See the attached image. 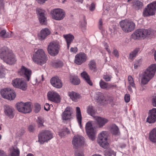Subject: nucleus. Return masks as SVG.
<instances>
[{"label":"nucleus","instance_id":"nucleus-55","mask_svg":"<svg viewBox=\"0 0 156 156\" xmlns=\"http://www.w3.org/2000/svg\"><path fill=\"white\" fill-rule=\"evenodd\" d=\"M103 22L101 19L99 20L98 23V28L100 30H103Z\"/></svg>","mask_w":156,"mask_h":156},{"label":"nucleus","instance_id":"nucleus-49","mask_svg":"<svg viewBox=\"0 0 156 156\" xmlns=\"http://www.w3.org/2000/svg\"><path fill=\"white\" fill-rule=\"evenodd\" d=\"M40 105L37 103L35 105V111L36 113H38L41 109Z\"/></svg>","mask_w":156,"mask_h":156},{"label":"nucleus","instance_id":"nucleus-52","mask_svg":"<svg viewBox=\"0 0 156 156\" xmlns=\"http://www.w3.org/2000/svg\"><path fill=\"white\" fill-rule=\"evenodd\" d=\"M124 99L126 102H129L130 100V96L129 94H126L125 95Z\"/></svg>","mask_w":156,"mask_h":156},{"label":"nucleus","instance_id":"nucleus-36","mask_svg":"<svg viewBox=\"0 0 156 156\" xmlns=\"http://www.w3.org/2000/svg\"><path fill=\"white\" fill-rule=\"evenodd\" d=\"M88 66L90 69L94 72H96L97 71L96 64L94 60H91L89 62Z\"/></svg>","mask_w":156,"mask_h":156},{"label":"nucleus","instance_id":"nucleus-60","mask_svg":"<svg viewBox=\"0 0 156 156\" xmlns=\"http://www.w3.org/2000/svg\"><path fill=\"white\" fill-rule=\"evenodd\" d=\"M29 130L30 132H33L34 130V127L32 125H30L28 127Z\"/></svg>","mask_w":156,"mask_h":156},{"label":"nucleus","instance_id":"nucleus-48","mask_svg":"<svg viewBox=\"0 0 156 156\" xmlns=\"http://www.w3.org/2000/svg\"><path fill=\"white\" fill-rule=\"evenodd\" d=\"M5 75L4 69L2 66H0V78H2L4 77Z\"/></svg>","mask_w":156,"mask_h":156},{"label":"nucleus","instance_id":"nucleus-46","mask_svg":"<svg viewBox=\"0 0 156 156\" xmlns=\"http://www.w3.org/2000/svg\"><path fill=\"white\" fill-rule=\"evenodd\" d=\"M105 155L106 156H112V155L115 156L116 154L113 150L111 149H108L105 151Z\"/></svg>","mask_w":156,"mask_h":156},{"label":"nucleus","instance_id":"nucleus-54","mask_svg":"<svg viewBox=\"0 0 156 156\" xmlns=\"http://www.w3.org/2000/svg\"><path fill=\"white\" fill-rule=\"evenodd\" d=\"M44 80L43 75H42L41 77L37 78L36 79V80L37 82L38 83H39L42 82Z\"/></svg>","mask_w":156,"mask_h":156},{"label":"nucleus","instance_id":"nucleus-1","mask_svg":"<svg viewBox=\"0 0 156 156\" xmlns=\"http://www.w3.org/2000/svg\"><path fill=\"white\" fill-rule=\"evenodd\" d=\"M0 57L6 63L11 65L15 64L16 60L12 51L7 47L0 49Z\"/></svg>","mask_w":156,"mask_h":156},{"label":"nucleus","instance_id":"nucleus-10","mask_svg":"<svg viewBox=\"0 0 156 156\" xmlns=\"http://www.w3.org/2000/svg\"><path fill=\"white\" fill-rule=\"evenodd\" d=\"M1 94L3 98L9 100H13L16 96L15 92L10 88L2 89L1 90Z\"/></svg>","mask_w":156,"mask_h":156},{"label":"nucleus","instance_id":"nucleus-41","mask_svg":"<svg viewBox=\"0 0 156 156\" xmlns=\"http://www.w3.org/2000/svg\"><path fill=\"white\" fill-rule=\"evenodd\" d=\"M25 103L21 102H20L17 103L16 105V107L19 112H23V108L24 106Z\"/></svg>","mask_w":156,"mask_h":156},{"label":"nucleus","instance_id":"nucleus-39","mask_svg":"<svg viewBox=\"0 0 156 156\" xmlns=\"http://www.w3.org/2000/svg\"><path fill=\"white\" fill-rule=\"evenodd\" d=\"M12 35L11 34L6 32L5 30H2L0 32V37L2 38H6L11 37Z\"/></svg>","mask_w":156,"mask_h":156},{"label":"nucleus","instance_id":"nucleus-57","mask_svg":"<svg viewBox=\"0 0 156 156\" xmlns=\"http://www.w3.org/2000/svg\"><path fill=\"white\" fill-rule=\"evenodd\" d=\"M78 49L76 47H72L71 48L70 51L71 52L76 53Z\"/></svg>","mask_w":156,"mask_h":156},{"label":"nucleus","instance_id":"nucleus-2","mask_svg":"<svg viewBox=\"0 0 156 156\" xmlns=\"http://www.w3.org/2000/svg\"><path fill=\"white\" fill-rule=\"evenodd\" d=\"M156 72V65L151 64L144 71L142 75L141 83L142 84H146L154 76Z\"/></svg>","mask_w":156,"mask_h":156},{"label":"nucleus","instance_id":"nucleus-16","mask_svg":"<svg viewBox=\"0 0 156 156\" xmlns=\"http://www.w3.org/2000/svg\"><path fill=\"white\" fill-rule=\"evenodd\" d=\"M48 100L55 103H59L60 101V96L56 92L54 91L48 92L47 94Z\"/></svg>","mask_w":156,"mask_h":156},{"label":"nucleus","instance_id":"nucleus-42","mask_svg":"<svg viewBox=\"0 0 156 156\" xmlns=\"http://www.w3.org/2000/svg\"><path fill=\"white\" fill-rule=\"evenodd\" d=\"M100 87L103 89H108V83L101 80L99 83Z\"/></svg>","mask_w":156,"mask_h":156},{"label":"nucleus","instance_id":"nucleus-6","mask_svg":"<svg viewBox=\"0 0 156 156\" xmlns=\"http://www.w3.org/2000/svg\"><path fill=\"white\" fill-rule=\"evenodd\" d=\"M53 137V134L51 131L44 130L41 131L38 135V142L41 144L47 142Z\"/></svg>","mask_w":156,"mask_h":156},{"label":"nucleus","instance_id":"nucleus-12","mask_svg":"<svg viewBox=\"0 0 156 156\" xmlns=\"http://www.w3.org/2000/svg\"><path fill=\"white\" fill-rule=\"evenodd\" d=\"M13 86L23 90H26L27 88V84L22 79L16 78L12 81V83Z\"/></svg>","mask_w":156,"mask_h":156},{"label":"nucleus","instance_id":"nucleus-30","mask_svg":"<svg viewBox=\"0 0 156 156\" xmlns=\"http://www.w3.org/2000/svg\"><path fill=\"white\" fill-rule=\"evenodd\" d=\"M63 37L66 42L67 48L69 49L70 44L74 39V37L73 35L70 34L64 35H63Z\"/></svg>","mask_w":156,"mask_h":156},{"label":"nucleus","instance_id":"nucleus-13","mask_svg":"<svg viewBox=\"0 0 156 156\" xmlns=\"http://www.w3.org/2000/svg\"><path fill=\"white\" fill-rule=\"evenodd\" d=\"M72 144L75 148H77L84 144V138L82 136L75 135L73 139Z\"/></svg>","mask_w":156,"mask_h":156},{"label":"nucleus","instance_id":"nucleus-64","mask_svg":"<svg viewBox=\"0 0 156 156\" xmlns=\"http://www.w3.org/2000/svg\"><path fill=\"white\" fill-rule=\"evenodd\" d=\"M153 105L156 107V97L154 98L152 101Z\"/></svg>","mask_w":156,"mask_h":156},{"label":"nucleus","instance_id":"nucleus-17","mask_svg":"<svg viewBox=\"0 0 156 156\" xmlns=\"http://www.w3.org/2000/svg\"><path fill=\"white\" fill-rule=\"evenodd\" d=\"M87 59L86 55L83 52H81L76 55L74 62L76 64L80 65L85 62Z\"/></svg>","mask_w":156,"mask_h":156},{"label":"nucleus","instance_id":"nucleus-28","mask_svg":"<svg viewBox=\"0 0 156 156\" xmlns=\"http://www.w3.org/2000/svg\"><path fill=\"white\" fill-rule=\"evenodd\" d=\"M149 139L151 142L156 143V127L153 129L149 132Z\"/></svg>","mask_w":156,"mask_h":156},{"label":"nucleus","instance_id":"nucleus-58","mask_svg":"<svg viewBox=\"0 0 156 156\" xmlns=\"http://www.w3.org/2000/svg\"><path fill=\"white\" fill-rule=\"evenodd\" d=\"M50 105L48 103H46L44 106V109L46 111H48L50 109Z\"/></svg>","mask_w":156,"mask_h":156},{"label":"nucleus","instance_id":"nucleus-61","mask_svg":"<svg viewBox=\"0 0 156 156\" xmlns=\"http://www.w3.org/2000/svg\"><path fill=\"white\" fill-rule=\"evenodd\" d=\"M75 156H84L82 152H76L75 154Z\"/></svg>","mask_w":156,"mask_h":156},{"label":"nucleus","instance_id":"nucleus-33","mask_svg":"<svg viewBox=\"0 0 156 156\" xmlns=\"http://www.w3.org/2000/svg\"><path fill=\"white\" fill-rule=\"evenodd\" d=\"M111 133L115 136H118L120 134L119 129L115 124H112L110 127Z\"/></svg>","mask_w":156,"mask_h":156},{"label":"nucleus","instance_id":"nucleus-40","mask_svg":"<svg viewBox=\"0 0 156 156\" xmlns=\"http://www.w3.org/2000/svg\"><path fill=\"white\" fill-rule=\"evenodd\" d=\"M134 7L136 10H139L142 8L143 6V3L139 1H135L133 3Z\"/></svg>","mask_w":156,"mask_h":156},{"label":"nucleus","instance_id":"nucleus-37","mask_svg":"<svg viewBox=\"0 0 156 156\" xmlns=\"http://www.w3.org/2000/svg\"><path fill=\"white\" fill-rule=\"evenodd\" d=\"M87 112L88 115L94 117L96 112L94 107L92 105H89L87 107Z\"/></svg>","mask_w":156,"mask_h":156},{"label":"nucleus","instance_id":"nucleus-5","mask_svg":"<svg viewBox=\"0 0 156 156\" xmlns=\"http://www.w3.org/2000/svg\"><path fill=\"white\" fill-rule=\"evenodd\" d=\"M108 133L106 131L101 132L98 136V143L104 149H106L108 147L109 144L108 142Z\"/></svg>","mask_w":156,"mask_h":156},{"label":"nucleus","instance_id":"nucleus-38","mask_svg":"<svg viewBox=\"0 0 156 156\" xmlns=\"http://www.w3.org/2000/svg\"><path fill=\"white\" fill-rule=\"evenodd\" d=\"M70 82L73 84L77 85L80 83V80L77 76H71L70 78Z\"/></svg>","mask_w":156,"mask_h":156},{"label":"nucleus","instance_id":"nucleus-11","mask_svg":"<svg viewBox=\"0 0 156 156\" xmlns=\"http://www.w3.org/2000/svg\"><path fill=\"white\" fill-rule=\"evenodd\" d=\"M93 122L89 121L86 123L85 129L87 135L89 138L93 140L95 139V132L92 126Z\"/></svg>","mask_w":156,"mask_h":156},{"label":"nucleus","instance_id":"nucleus-27","mask_svg":"<svg viewBox=\"0 0 156 156\" xmlns=\"http://www.w3.org/2000/svg\"><path fill=\"white\" fill-rule=\"evenodd\" d=\"M68 95L73 101H77L78 99L80 98L81 96L78 93L74 91H71L68 92Z\"/></svg>","mask_w":156,"mask_h":156},{"label":"nucleus","instance_id":"nucleus-43","mask_svg":"<svg viewBox=\"0 0 156 156\" xmlns=\"http://www.w3.org/2000/svg\"><path fill=\"white\" fill-rule=\"evenodd\" d=\"M52 65L55 67L58 68L62 67L63 65V64L61 61H55L52 62Z\"/></svg>","mask_w":156,"mask_h":156},{"label":"nucleus","instance_id":"nucleus-21","mask_svg":"<svg viewBox=\"0 0 156 156\" xmlns=\"http://www.w3.org/2000/svg\"><path fill=\"white\" fill-rule=\"evenodd\" d=\"M50 30L47 28L43 29L41 30L38 35L39 39L42 40L45 39L46 37L51 34Z\"/></svg>","mask_w":156,"mask_h":156},{"label":"nucleus","instance_id":"nucleus-34","mask_svg":"<svg viewBox=\"0 0 156 156\" xmlns=\"http://www.w3.org/2000/svg\"><path fill=\"white\" fill-rule=\"evenodd\" d=\"M23 107V111L22 113H29L32 110V106L31 103L29 102L25 103Z\"/></svg>","mask_w":156,"mask_h":156},{"label":"nucleus","instance_id":"nucleus-53","mask_svg":"<svg viewBox=\"0 0 156 156\" xmlns=\"http://www.w3.org/2000/svg\"><path fill=\"white\" fill-rule=\"evenodd\" d=\"M87 24V22L85 19H83V20L81 22L80 26L82 27H84Z\"/></svg>","mask_w":156,"mask_h":156},{"label":"nucleus","instance_id":"nucleus-14","mask_svg":"<svg viewBox=\"0 0 156 156\" xmlns=\"http://www.w3.org/2000/svg\"><path fill=\"white\" fill-rule=\"evenodd\" d=\"M10 153L6 154L4 151L0 149V156H19L20 151L19 149L15 146L10 149Z\"/></svg>","mask_w":156,"mask_h":156},{"label":"nucleus","instance_id":"nucleus-63","mask_svg":"<svg viewBox=\"0 0 156 156\" xmlns=\"http://www.w3.org/2000/svg\"><path fill=\"white\" fill-rule=\"evenodd\" d=\"M116 87V85H112V84H108V89L110 88H113Z\"/></svg>","mask_w":156,"mask_h":156},{"label":"nucleus","instance_id":"nucleus-50","mask_svg":"<svg viewBox=\"0 0 156 156\" xmlns=\"http://www.w3.org/2000/svg\"><path fill=\"white\" fill-rule=\"evenodd\" d=\"M103 79L106 81L108 82L111 80L112 76L109 75H104L103 76Z\"/></svg>","mask_w":156,"mask_h":156},{"label":"nucleus","instance_id":"nucleus-3","mask_svg":"<svg viewBox=\"0 0 156 156\" xmlns=\"http://www.w3.org/2000/svg\"><path fill=\"white\" fill-rule=\"evenodd\" d=\"M33 60L35 63L42 65L46 63L47 58L43 50L39 49L33 55Z\"/></svg>","mask_w":156,"mask_h":156},{"label":"nucleus","instance_id":"nucleus-45","mask_svg":"<svg viewBox=\"0 0 156 156\" xmlns=\"http://www.w3.org/2000/svg\"><path fill=\"white\" fill-rule=\"evenodd\" d=\"M144 32L145 37L147 36L151 37L154 34V32L150 30H146L144 29Z\"/></svg>","mask_w":156,"mask_h":156},{"label":"nucleus","instance_id":"nucleus-47","mask_svg":"<svg viewBox=\"0 0 156 156\" xmlns=\"http://www.w3.org/2000/svg\"><path fill=\"white\" fill-rule=\"evenodd\" d=\"M44 120L41 117H38L37 120V123L39 127L43 126Z\"/></svg>","mask_w":156,"mask_h":156},{"label":"nucleus","instance_id":"nucleus-31","mask_svg":"<svg viewBox=\"0 0 156 156\" xmlns=\"http://www.w3.org/2000/svg\"><path fill=\"white\" fill-rule=\"evenodd\" d=\"M128 80L129 85L128 86L127 88L128 90L132 93L133 92V90L131 88V87L133 88H135V84L133 79L131 76H129Z\"/></svg>","mask_w":156,"mask_h":156},{"label":"nucleus","instance_id":"nucleus-23","mask_svg":"<svg viewBox=\"0 0 156 156\" xmlns=\"http://www.w3.org/2000/svg\"><path fill=\"white\" fill-rule=\"evenodd\" d=\"M51 83L53 87L58 88H61L62 86L61 80L58 77L52 78L51 80Z\"/></svg>","mask_w":156,"mask_h":156},{"label":"nucleus","instance_id":"nucleus-9","mask_svg":"<svg viewBox=\"0 0 156 156\" xmlns=\"http://www.w3.org/2000/svg\"><path fill=\"white\" fill-rule=\"evenodd\" d=\"M51 13L52 18L56 20H61L65 16V12L63 9L60 8L54 9Z\"/></svg>","mask_w":156,"mask_h":156},{"label":"nucleus","instance_id":"nucleus-59","mask_svg":"<svg viewBox=\"0 0 156 156\" xmlns=\"http://www.w3.org/2000/svg\"><path fill=\"white\" fill-rule=\"evenodd\" d=\"M95 8V5L94 3H92L89 8V9L90 11H92L94 10Z\"/></svg>","mask_w":156,"mask_h":156},{"label":"nucleus","instance_id":"nucleus-18","mask_svg":"<svg viewBox=\"0 0 156 156\" xmlns=\"http://www.w3.org/2000/svg\"><path fill=\"white\" fill-rule=\"evenodd\" d=\"M73 112V109L71 107H67L62 115V119L65 120L71 119L72 118V114Z\"/></svg>","mask_w":156,"mask_h":156},{"label":"nucleus","instance_id":"nucleus-35","mask_svg":"<svg viewBox=\"0 0 156 156\" xmlns=\"http://www.w3.org/2000/svg\"><path fill=\"white\" fill-rule=\"evenodd\" d=\"M140 52V48H136L134 49L133 51L130 53L129 58L131 59H133L135 57L138 53Z\"/></svg>","mask_w":156,"mask_h":156},{"label":"nucleus","instance_id":"nucleus-20","mask_svg":"<svg viewBox=\"0 0 156 156\" xmlns=\"http://www.w3.org/2000/svg\"><path fill=\"white\" fill-rule=\"evenodd\" d=\"M156 121V108H153L149 111V115L147 119V122L150 123H154Z\"/></svg>","mask_w":156,"mask_h":156},{"label":"nucleus","instance_id":"nucleus-29","mask_svg":"<svg viewBox=\"0 0 156 156\" xmlns=\"http://www.w3.org/2000/svg\"><path fill=\"white\" fill-rule=\"evenodd\" d=\"M76 116L77 120L80 127L82 128L81 122L82 117L80 108L78 107H76Z\"/></svg>","mask_w":156,"mask_h":156},{"label":"nucleus","instance_id":"nucleus-8","mask_svg":"<svg viewBox=\"0 0 156 156\" xmlns=\"http://www.w3.org/2000/svg\"><path fill=\"white\" fill-rule=\"evenodd\" d=\"M156 1L148 5L143 11V16L147 17L154 15L156 11Z\"/></svg>","mask_w":156,"mask_h":156},{"label":"nucleus","instance_id":"nucleus-25","mask_svg":"<svg viewBox=\"0 0 156 156\" xmlns=\"http://www.w3.org/2000/svg\"><path fill=\"white\" fill-rule=\"evenodd\" d=\"M39 14V22L41 24H45L46 23V19L44 14V11L41 9L38 10Z\"/></svg>","mask_w":156,"mask_h":156},{"label":"nucleus","instance_id":"nucleus-22","mask_svg":"<svg viewBox=\"0 0 156 156\" xmlns=\"http://www.w3.org/2000/svg\"><path fill=\"white\" fill-rule=\"evenodd\" d=\"M94 98L96 102L100 103H105L106 101L103 94L101 92L96 93Z\"/></svg>","mask_w":156,"mask_h":156},{"label":"nucleus","instance_id":"nucleus-24","mask_svg":"<svg viewBox=\"0 0 156 156\" xmlns=\"http://www.w3.org/2000/svg\"><path fill=\"white\" fill-rule=\"evenodd\" d=\"M5 114L9 118H12L14 117V108L9 105L5 106L4 107Z\"/></svg>","mask_w":156,"mask_h":156},{"label":"nucleus","instance_id":"nucleus-15","mask_svg":"<svg viewBox=\"0 0 156 156\" xmlns=\"http://www.w3.org/2000/svg\"><path fill=\"white\" fill-rule=\"evenodd\" d=\"M18 73L21 76H24L27 80L29 81L31 76L32 71L24 66H22L20 70L18 71Z\"/></svg>","mask_w":156,"mask_h":156},{"label":"nucleus","instance_id":"nucleus-56","mask_svg":"<svg viewBox=\"0 0 156 156\" xmlns=\"http://www.w3.org/2000/svg\"><path fill=\"white\" fill-rule=\"evenodd\" d=\"M113 54L115 56L117 57L118 58L119 57V53L118 51L116 49H114L113 52Z\"/></svg>","mask_w":156,"mask_h":156},{"label":"nucleus","instance_id":"nucleus-32","mask_svg":"<svg viewBox=\"0 0 156 156\" xmlns=\"http://www.w3.org/2000/svg\"><path fill=\"white\" fill-rule=\"evenodd\" d=\"M81 76L84 79L87 83L90 86L93 85V83L92 81L90 80V77L87 73L85 72H83L81 74Z\"/></svg>","mask_w":156,"mask_h":156},{"label":"nucleus","instance_id":"nucleus-4","mask_svg":"<svg viewBox=\"0 0 156 156\" xmlns=\"http://www.w3.org/2000/svg\"><path fill=\"white\" fill-rule=\"evenodd\" d=\"M119 24L122 30L125 33L132 31L135 28V24L132 21L123 20L121 21Z\"/></svg>","mask_w":156,"mask_h":156},{"label":"nucleus","instance_id":"nucleus-19","mask_svg":"<svg viewBox=\"0 0 156 156\" xmlns=\"http://www.w3.org/2000/svg\"><path fill=\"white\" fill-rule=\"evenodd\" d=\"M144 32V29H137L132 34V37L134 40L144 38H145Z\"/></svg>","mask_w":156,"mask_h":156},{"label":"nucleus","instance_id":"nucleus-51","mask_svg":"<svg viewBox=\"0 0 156 156\" xmlns=\"http://www.w3.org/2000/svg\"><path fill=\"white\" fill-rule=\"evenodd\" d=\"M141 60L139 59L136 61L134 65V67L135 69H137L138 67L140 66L141 64Z\"/></svg>","mask_w":156,"mask_h":156},{"label":"nucleus","instance_id":"nucleus-44","mask_svg":"<svg viewBox=\"0 0 156 156\" xmlns=\"http://www.w3.org/2000/svg\"><path fill=\"white\" fill-rule=\"evenodd\" d=\"M69 133V129L65 127L64 128L63 131L59 133V135L61 137H63Z\"/></svg>","mask_w":156,"mask_h":156},{"label":"nucleus","instance_id":"nucleus-62","mask_svg":"<svg viewBox=\"0 0 156 156\" xmlns=\"http://www.w3.org/2000/svg\"><path fill=\"white\" fill-rule=\"evenodd\" d=\"M38 3L41 4H43L47 0H36Z\"/></svg>","mask_w":156,"mask_h":156},{"label":"nucleus","instance_id":"nucleus-26","mask_svg":"<svg viewBox=\"0 0 156 156\" xmlns=\"http://www.w3.org/2000/svg\"><path fill=\"white\" fill-rule=\"evenodd\" d=\"M95 119L100 127L103 126L108 122V120L107 119L98 116L96 117Z\"/></svg>","mask_w":156,"mask_h":156},{"label":"nucleus","instance_id":"nucleus-7","mask_svg":"<svg viewBox=\"0 0 156 156\" xmlns=\"http://www.w3.org/2000/svg\"><path fill=\"white\" fill-rule=\"evenodd\" d=\"M60 47L58 41L51 42L48 45V51L51 55L55 56L58 54Z\"/></svg>","mask_w":156,"mask_h":156}]
</instances>
